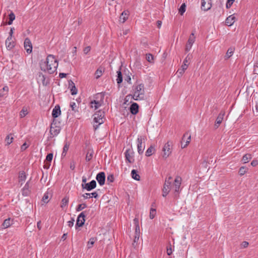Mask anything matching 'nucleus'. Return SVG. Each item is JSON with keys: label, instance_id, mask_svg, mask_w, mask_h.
Returning <instances> with one entry per match:
<instances>
[{"label": "nucleus", "instance_id": "a19ab883", "mask_svg": "<svg viewBox=\"0 0 258 258\" xmlns=\"http://www.w3.org/2000/svg\"><path fill=\"white\" fill-rule=\"evenodd\" d=\"M50 134L52 136H56L59 133V129H56V128H53L52 126H51L50 130Z\"/></svg>", "mask_w": 258, "mask_h": 258}, {"label": "nucleus", "instance_id": "2eb2a0df", "mask_svg": "<svg viewBox=\"0 0 258 258\" xmlns=\"http://www.w3.org/2000/svg\"><path fill=\"white\" fill-rule=\"evenodd\" d=\"M225 115V112L224 111H221L220 113L219 114L218 117L216 118L215 126L216 128L219 127V125L222 122L224 116Z\"/></svg>", "mask_w": 258, "mask_h": 258}, {"label": "nucleus", "instance_id": "864d4df0", "mask_svg": "<svg viewBox=\"0 0 258 258\" xmlns=\"http://www.w3.org/2000/svg\"><path fill=\"white\" fill-rule=\"evenodd\" d=\"M234 1H235V0H227L226 5V8L227 9L230 8L231 7V6L232 5V4Z\"/></svg>", "mask_w": 258, "mask_h": 258}, {"label": "nucleus", "instance_id": "f03ea898", "mask_svg": "<svg viewBox=\"0 0 258 258\" xmlns=\"http://www.w3.org/2000/svg\"><path fill=\"white\" fill-rule=\"evenodd\" d=\"M41 70L49 74H52L55 72L58 66L57 60L53 55H48L46 60L40 63Z\"/></svg>", "mask_w": 258, "mask_h": 258}, {"label": "nucleus", "instance_id": "0e129e2a", "mask_svg": "<svg viewBox=\"0 0 258 258\" xmlns=\"http://www.w3.org/2000/svg\"><path fill=\"white\" fill-rule=\"evenodd\" d=\"M140 234L138 233H135L134 242H137L139 239Z\"/></svg>", "mask_w": 258, "mask_h": 258}, {"label": "nucleus", "instance_id": "dca6fc26", "mask_svg": "<svg viewBox=\"0 0 258 258\" xmlns=\"http://www.w3.org/2000/svg\"><path fill=\"white\" fill-rule=\"evenodd\" d=\"M61 114L60 107L59 105H56L52 110V116L54 118L58 117Z\"/></svg>", "mask_w": 258, "mask_h": 258}, {"label": "nucleus", "instance_id": "39448f33", "mask_svg": "<svg viewBox=\"0 0 258 258\" xmlns=\"http://www.w3.org/2000/svg\"><path fill=\"white\" fill-rule=\"evenodd\" d=\"M172 143L170 142L166 143L162 149L163 158L166 159L172 153V148H171Z\"/></svg>", "mask_w": 258, "mask_h": 258}, {"label": "nucleus", "instance_id": "6e6d98bb", "mask_svg": "<svg viewBox=\"0 0 258 258\" xmlns=\"http://www.w3.org/2000/svg\"><path fill=\"white\" fill-rule=\"evenodd\" d=\"M48 195L47 193H45L44 196L42 198V201L45 203H47L48 202Z\"/></svg>", "mask_w": 258, "mask_h": 258}, {"label": "nucleus", "instance_id": "9d476101", "mask_svg": "<svg viewBox=\"0 0 258 258\" xmlns=\"http://www.w3.org/2000/svg\"><path fill=\"white\" fill-rule=\"evenodd\" d=\"M82 186L83 189H86L88 191H90L96 187V182L95 180H93L91 182L86 183L85 185L82 184Z\"/></svg>", "mask_w": 258, "mask_h": 258}, {"label": "nucleus", "instance_id": "6ab92c4d", "mask_svg": "<svg viewBox=\"0 0 258 258\" xmlns=\"http://www.w3.org/2000/svg\"><path fill=\"white\" fill-rule=\"evenodd\" d=\"M132 114L135 115L139 112V105L136 103H133L130 108Z\"/></svg>", "mask_w": 258, "mask_h": 258}, {"label": "nucleus", "instance_id": "49530a36", "mask_svg": "<svg viewBox=\"0 0 258 258\" xmlns=\"http://www.w3.org/2000/svg\"><path fill=\"white\" fill-rule=\"evenodd\" d=\"M87 207V205L86 204H80L78 206L77 208H76L77 211H81L82 210L84 209Z\"/></svg>", "mask_w": 258, "mask_h": 258}, {"label": "nucleus", "instance_id": "79ce46f5", "mask_svg": "<svg viewBox=\"0 0 258 258\" xmlns=\"http://www.w3.org/2000/svg\"><path fill=\"white\" fill-rule=\"evenodd\" d=\"M134 221L135 222L136 224V228H135V233H138L140 234V226L138 222V220L137 219H135Z\"/></svg>", "mask_w": 258, "mask_h": 258}, {"label": "nucleus", "instance_id": "5fc2aeb1", "mask_svg": "<svg viewBox=\"0 0 258 258\" xmlns=\"http://www.w3.org/2000/svg\"><path fill=\"white\" fill-rule=\"evenodd\" d=\"M125 105L126 102H124L122 108V111L123 112V113L124 114L127 115L128 114V112H127V110L126 109L127 107L125 106Z\"/></svg>", "mask_w": 258, "mask_h": 258}, {"label": "nucleus", "instance_id": "cd10ccee", "mask_svg": "<svg viewBox=\"0 0 258 258\" xmlns=\"http://www.w3.org/2000/svg\"><path fill=\"white\" fill-rule=\"evenodd\" d=\"M83 197L85 199H88L90 197H94L97 198L98 197V194L96 192L92 193H86L83 195Z\"/></svg>", "mask_w": 258, "mask_h": 258}, {"label": "nucleus", "instance_id": "c9c22d12", "mask_svg": "<svg viewBox=\"0 0 258 258\" xmlns=\"http://www.w3.org/2000/svg\"><path fill=\"white\" fill-rule=\"evenodd\" d=\"M117 79H116V82L118 84H120L122 82V76L121 72L120 70L117 71Z\"/></svg>", "mask_w": 258, "mask_h": 258}, {"label": "nucleus", "instance_id": "e2e57ef3", "mask_svg": "<svg viewBox=\"0 0 258 258\" xmlns=\"http://www.w3.org/2000/svg\"><path fill=\"white\" fill-rule=\"evenodd\" d=\"M172 253V250L171 247V245L169 247H167V253L168 255H170Z\"/></svg>", "mask_w": 258, "mask_h": 258}, {"label": "nucleus", "instance_id": "f8f14e48", "mask_svg": "<svg viewBox=\"0 0 258 258\" xmlns=\"http://www.w3.org/2000/svg\"><path fill=\"white\" fill-rule=\"evenodd\" d=\"M37 80L38 83L42 84L43 85L46 86L48 83L47 80H46L45 76L41 73H39L38 74Z\"/></svg>", "mask_w": 258, "mask_h": 258}, {"label": "nucleus", "instance_id": "f3484780", "mask_svg": "<svg viewBox=\"0 0 258 258\" xmlns=\"http://www.w3.org/2000/svg\"><path fill=\"white\" fill-rule=\"evenodd\" d=\"M133 152H132L130 149L126 150L124 154L126 160H127L129 163H133L134 161V159H133V156L132 155Z\"/></svg>", "mask_w": 258, "mask_h": 258}, {"label": "nucleus", "instance_id": "bf43d9fd", "mask_svg": "<svg viewBox=\"0 0 258 258\" xmlns=\"http://www.w3.org/2000/svg\"><path fill=\"white\" fill-rule=\"evenodd\" d=\"M75 220L74 218H72L71 220L68 222V225L70 227H72L74 225Z\"/></svg>", "mask_w": 258, "mask_h": 258}, {"label": "nucleus", "instance_id": "37998d69", "mask_svg": "<svg viewBox=\"0 0 258 258\" xmlns=\"http://www.w3.org/2000/svg\"><path fill=\"white\" fill-rule=\"evenodd\" d=\"M247 169L245 166H242L240 168L239 170V173L240 175H243L246 172Z\"/></svg>", "mask_w": 258, "mask_h": 258}, {"label": "nucleus", "instance_id": "4468645a", "mask_svg": "<svg viewBox=\"0 0 258 258\" xmlns=\"http://www.w3.org/2000/svg\"><path fill=\"white\" fill-rule=\"evenodd\" d=\"M24 45L27 52L28 53H31L32 52V46L31 42L29 38H26L25 39Z\"/></svg>", "mask_w": 258, "mask_h": 258}, {"label": "nucleus", "instance_id": "393cba45", "mask_svg": "<svg viewBox=\"0 0 258 258\" xmlns=\"http://www.w3.org/2000/svg\"><path fill=\"white\" fill-rule=\"evenodd\" d=\"M26 178L25 173L24 171H21L19 173V182L22 185L25 182Z\"/></svg>", "mask_w": 258, "mask_h": 258}, {"label": "nucleus", "instance_id": "c85d7f7f", "mask_svg": "<svg viewBox=\"0 0 258 258\" xmlns=\"http://www.w3.org/2000/svg\"><path fill=\"white\" fill-rule=\"evenodd\" d=\"M94 151L92 149H89L87 151L86 156V160L87 161H90L93 156Z\"/></svg>", "mask_w": 258, "mask_h": 258}, {"label": "nucleus", "instance_id": "3c124183", "mask_svg": "<svg viewBox=\"0 0 258 258\" xmlns=\"http://www.w3.org/2000/svg\"><path fill=\"white\" fill-rule=\"evenodd\" d=\"M191 58V55L188 54L183 60V64H189V61Z\"/></svg>", "mask_w": 258, "mask_h": 258}, {"label": "nucleus", "instance_id": "412c9836", "mask_svg": "<svg viewBox=\"0 0 258 258\" xmlns=\"http://www.w3.org/2000/svg\"><path fill=\"white\" fill-rule=\"evenodd\" d=\"M6 45L8 49H11L14 47V42L12 37H8L6 40Z\"/></svg>", "mask_w": 258, "mask_h": 258}, {"label": "nucleus", "instance_id": "7ed1b4c3", "mask_svg": "<svg viewBox=\"0 0 258 258\" xmlns=\"http://www.w3.org/2000/svg\"><path fill=\"white\" fill-rule=\"evenodd\" d=\"M104 112L100 110L96 112L93 115V127L95 130L98 127L99 125L102 124L104 122Z\"/></svg>", "mask_w": 258, "mask_h": 258}, {"label": "nucleus", "instance_id": "72a5a7b5", "mask_svg": "<svg viewBox=\"0 0 258 258\" xmlns=\"http://www.w3.org/2000/svg\"><path fill=\"white\" fill-rule=\"evenodd\" d=\"M70 144L68 142H66L63 148V151L61 154V156L64 157L66 154L67 152L69 150Z\"/></svg>", "mask_w": 258, "mask_h": 258}, {"label": "nucleus", "instance_id": "a878e982", "mask_svg": "<svg viewBox=\"0 0 258 258\" xmlns=\"http://www.w3.org/2000/svg\"><path fill=\"white\" fill-rule=\"evenodd\" d=\"M69 201V198L67 196H66L63 198L61 201L60 207L62 209H64V208L68 206V203Z\"/></svg>", "mask_w": 258, "mask_h": 258}, {"label": "nucleus", "instance_id": "58836bf2", "mask_svg": "<svg viewBox=\"0 0 258 258\" xmlns=\"http://www.w3.org/2000/svg\"><path fill=\"white\" fill-rule=\"evenodd\" d=\"M15 14L13 12H11L9 15V21L8 22V24L9 25H11L13 23V21L15 20Z\"/></svg>", "mask_w": 258, "mask_h": 258}, {"label": "nucleus", "instance_id": "a211bd4d", "mask_svg": "<svg viewBox=\"0 0 258 258\" xmlns=\"http://www.w3.org/2000/svg\"><path fill=\"white\" fill-rule=\"evenodd\" d=\"M195 37H191V36H190L188 38L187 43L186 45V47H185V51L186 52H188L190 50L193 43L195 42Z\"/></svg>", "mask_w": 258, "mask_h": 258}, {"label": "nucleus", "instance_id": "680f3d73", "mask_svg": "<svg viewBox=\"0 0 258 258\" xmlns=\"http://www.w3.org/2000/svg\"><path fill=\"white\" fill-rule=\"evenodd\" d=\"M28 146H29L27 144V143H25L22 145L21 149L22 151H24L28 147Z\"/></svg>", "mask_w": 258, "mask_h": 258}, {"label": "nucleus", "instance_id": "774afa93", "mask_svg": "<svg viewBox=\"0 0 258 258\" xmlns=\"http://www.w3.org/2000/svg\"><path fill=\"white\" fill-rule=\"evenodd\" d=\"M75 168V164L74 161L72 162L70 164V168L72 170H74Z\"/></svg>", "mask_w": 258, "mask_h": 258}, {"label": "nucleus", "instance_id": "0eeeda50", "mask_svg": "<svg viewBox=\"0 0 258 258\" xmlns=\"http://www.w3.org/2000/svg\"><path fill=\"white\" fill-rule=\"evenodd\" d=\"M191 140L190 135L186 132L185 133L182 137V141L181 142V148H185L190 143Z\"/></svg>", "mask_w": 258, "mask_h": 258}, {"label": "nucleus", "instance_id": "ddd939ff", "mask_svg": "<svg viewBox=\"0 0 258 258\" xmlns=\"http://www.w3.org/2000/svg\"><path fill=\"white\" fill-rule=\"evenodd\" d=\"M130 14L128 10L124 11L119 17V21L122 23H124L127 20Z\"/></svg>", "mask_w": 258, "mask_h": 258}, {"label": "nucleus", "instance_id": "8fccbe9b", "mask_svg": "<svg viewBox=\"0 0 258 258\" xmlns=\"http://www.w3.org/2000/svg\"><path fill=\"white\" fill-rule=\"evenodd\" d=\"M27 113V110L23 108L20 112V116L21 118H22L25 116Z\"/></svg>", "mask_w": 258, "mask_h": 258}, {"label": "nucleus", "instance_id": "052dcab7", "mask_svg": "<svg viewBox=\"0 0 258 258\" xmlns=\"http://www.w3.org/2000/svg\"><path fill=\"white\" fill-rule=\"evenodd\" d=\"M91 50L90 46H87L85 48H84L83 51L85 54H87Z\"/></svg>", "mask_w": 258, "mask_h": 258}, {"label": "nucleus", "instance_id": "b1692460", "mask_svg": "<svg viewBox=\"0 0 258 258\" xmlns=\"http://www.w3.org/2000/svg\"><path fill=\"white\" fill-rule=\"evenodd\" d=\"M13 224V220L11 218L6 219L3 224L2 227L3 228L6 229L9 227L11 225Z\"/></svg>", "mask_w": 258, "mask_h": 258}, {"label": "nucleus", "instance_id": "9b49d317", "mask_svg": "<svg viewBox=\"0 0 258 258\" xmlns=\"http://www.w3.org/2000/svg\"><path fill=\"white\" fill-rule=\"evenodd\" d=\"M96 180L100 185H103L105 183V174L104 172H101L98 173L96 177Z\"/></svg>", "mask_w": 258, "mask_h": 258}, {"label": "nucleus", "instance_id": "c756f323", "mask_svg": "<svg viewBox=\"0 0 258 258\" xmlns=\"http://www.w3.org/2000/svg\"><path fill=\"white\" fill-rule=\"evenodd\" d=\"M132 177L133 179L136 180H140V176L139 174H138L137 171L135 169H133L132 170L131 172Z\"/></svg>", "mask_w": 258, "mask_h": 258}, {"label": "nucleus", "instance_id": "4c0bfd02", "mask_svg": "<svg viewBox=\"0 0 258 258\" xmlns=\"http://www.w3.org/2000/svg\"><path fill=\"white\" fill-rule=\"evenodd\" d=\"M70 107H71L72 110L75 112L78 111V103L76 104L75 102H71L70 104Z\"/></svg>", "mask_w": 258, "mask_h": 258}, {"label": "nucleus", "instance_id": "ea45409f", "mask_svg": "<svg viewBox=\"0 0 258 258\" xmlns=\"http://www.w3.org/2000/svg\"><path fill=\"white\" fill-rule=\"evenodd\" d=\"M96 240V238L92 237L91 238L89 241L88 242L87 246L88 248H90L92 247L93 245L94 244Z\"/></svg>", "mask_w": 258, "mask_h": 258}, {"label": "nucleus", "instance_id": "5701e85b", "mask_svg": "<svg viewBox=\"0 0 258 258\" xmlns=\"http://www.w3.org/2000/svg\"><path fill=\"white\" fill-rule=\"evenodd\" d=\"M235 17L233 15H230L227 18L225 21L226 24L227 26H231L235 22Z\"/></svg>", "mask_w": 258, "mask_h": 258}, {"label": "nucleus", "instance_id": "13d9d810", "mask_svg": "<svg viewBox=\"0 0 258 258\" xmlns=\"http://www.w3.org/2000/svg\"><path fill=\"white\" fill-rule=\"evenodd\" d=\"M114 181V176L112 174H110L107 176V182H112Z\"/></svg>", "mask_w": 258, "mask_h": 258}, {"label": "nucleus", "instance_id": "c03bdc74", "mask_svg": "<svg viewBox=\"0 0 258 258\" xmlns=\"http://www.w3.org/2000/svg\"><path fill=\"white\" fill-rule=\"evenodd\" d=\"M186 5L185 4H182L179 9V13L182 15L185 11Z\"/></svg>", "mask_w": 258, "mask_h": 258}, {"label": "nucleus", "instance_id": "4d7b16f0", "mask_svg": "<svg viewBox=\"0 0 258 258\" xmlns=\"http://www.w3.org/2000/svg\"><path fill=\"white\" fill-rule=\"evenodd\" d=\"M71 94L72 95H76L77 93V89L75 87V86H72V89H71Z\"/></svg>", "mask_w": 258, "mask_h": 258}, {"label": "nucleus", "instance_id": "2f4dec72", "mask_svg": "<svg viewBox=\"0 0 258 258\" xmlns=\"http://www.w3.org/2000/svg\"><path fill=\"white\" fill-rule=\"evenodd\" d=\"M252 158V156L250 154H245L242 158V161L243 163H246L249 162V161Z\"/></svg>", "mask_w": 258, "mask_h": 258}, {"label": "nucleus", "instance_id": "7c9ffc66", "mask_svg": "<svg viewBox=\"0 0 258 258\" xmlns=\"http://www.w3.org/2000/svg\"><path fill=\"white\" fill-rule=\"evenodd\" d=\"M29 183H28V182H27L25 184L24 188L22 189V194L24 196H27L29 195Z\"/></svg>", "mask_w": 258, "mask_h": 258}, {"label": "nucleus", "instance_id": "bb28decb", "mask_svg": "<svg viewBox=\"0 0 258 258\" xmlns=\"http://www.w3.org/2000/svg\"><path fill=\"white\" fill-rule=\"evenodd\" d=\"M234 50L235 48L234 47H231L228 48L225 56L226 59L229 58L233 54Z\"/></svg>", "mask_w": 258, "mask_h": 258}, {"label": "nucleus", "instance_id": "6e6552de", "mask_svg": "<svg viewBox=\"0 0 258 258\" xmlns=\"http://www.w3.org/2000/svg\"><path fill=\"white\" fill-rule=\"evenodd\" d=\"M85 212H82L78 216L76 227H77V226L81 227L84 224V223L85 221Z\"/></svg>", "mask_w": 258, "mask_h": 258}, {"label": "nucleus", "instance_id": "20e7f679", "mask_svg": "<svg viewBox=\"0 0 258 258\" xmlns=\"http://www.w3.org/2000/svg\"><path fill=\"white\" fill-rule=\"evenodd\" d=\"M146 140V137L143 136H138L137 143L138 152L139 154H142L145 149V146H142V143H145Z\"/></svg>", "mask_w": 258, "mask_h": 258}, {"label": "nucleus", "instance_id": "423d86ee", "mask_svg": "<svg viewBox=\"0 0 258 258\" xmlns=\"http://www.w3.org/2000/svg\"><path fill=\"white\" fill-rule=\"evenodd\" d=\"M144 87L143 84H141L135 87L134 93L133 95L129 94L126 96V97H139L140 95L144 94Z\"/></svg>", "mask_w": 258, "mask_h": 258}, {"label": "nucleus", "instance_id": "603ef678", "mask_svg": "<svg viewBox=\"0 0 258 258\" xmlns=\"http://www.w3.org/2000/svg\"><path fill=\"white\" fill-rule=\"evenodd\" d=\"M53 154L49 153L48 154L46 157V161L48 162H50L53 158Z\"/></svg>", "mask_w": 258, "mask_h": 258}, {"label": "nucleus", "instance_id": "aec40b11", "mask_svg": "<svg viewBox=\"0 0 258 258\" xmlns=\"http://www.w3.org/2000/svg\"><path fill=\"white\" fill-rule=\"evenodd\" d=\"M102 103L103 101L101 100L91 101L90 102L91 107L94 108V109H97L101 106Z\"/></svg>", "mask_w": 258, "mask_h": 258}, {"label": "nucleus", "instance_id": "09e8293b", "mask_svg": "<svg viewBox=\"0 0 258 258\" xmlns=\"http://www.w3.org/2000/svg\"><path fill=\"white\" fill-rule=\"evenodd\" d=\"M146 59L150 63H153L154 57L151 54L146 55Z\"/></svg>", "mask_w": 258, "mask_h": 258}, {"label": "nucleus", "instance_id": "1a4fd4ad", "mask_svg": "<svg viewBox=\"0 0 258 258\" xmlns=\"http://www.w3.org/2000/svg\"><path fill=\"white\" fill-rule=\"evenodd\" d=\"M212 7L211 0H202L201 9L205 11H208Z\"/></svg>", "mask_w": 258, "mask_h": 258}, {"label": "nucleus", "instance_id": "a18cd8bd", "mask_svg": "<svg viewBox=\"0 0 258 258\" xmlns=\"http://www.w3.org/2000/svg\"><path fill=\"white\" fill-rule=\"evenodd\" d=\"M13 141V137L11 136V135H9L6 138V142L8 145H10Z\"/></svg>", "mask_w": 258, "mask_h": 258}, {"label": "nucleus", "instance_id": "e433bc0d", "mask_svg": "<svg viewBox=\"0 0 258 258\" xmlns=\"http://www.w3.org/2000/svg\"><path fill=\"white\" fill-rule=\"evenodd\" d=\"M103 69L102 68H98L95 72L96 78L98 79L102 75Z\"/></svg>", "mask_w": 258, "mask_h": 258}, {"label": "nucleus", "instance_id": "f257e3e1", "mask_svg": "<svg viewBox=\"0 0 258 258\" xmlns=\"http://www.w3.org/2000/svg\"><path fill=\"white\" fill-rule=\"evenodd\" d=\"M171 180L172 177L171 176H169L167 179H165L162 189V196L164 197H166L169 194L170 189L173 188L174 197L177 198L178 197V194L180 191V187L182 180L181 178L179 176H176L173 184H172Z\"/></svg>", "mask_w": 258, "mask_h": 258}, {"label": "nucleus", "instance_id": "de8ad7c7", "mask_svg": "<svg viewBox=\"0 0 258 258\" xmlns=\"http://www.w3.org/2000/svg\"><path fill=\"white\" fill-rule=\"evenodd\" d=\"M156 214V210L155 209L151 208L150 209V219H153L155 217Z\"/></svg>", "mask_w": 258, "mask_h": 258}, {"label": "nucleus", "instance_id": "473e14b6", "mask_svg": "<svg viewBox=\"0 0 258 258\" xmlns=\"http://www.w3.org/2000/svg\"><path fill=\"white\" fill-rule=\"evenodd\" d=\"M155 148L153 146H151L146 152V156L149 157L151 156L155 152Z\"/></svg>", "mask_w": 258, "mask_h": 258}, {"label": "nucleus", "instance_id": "69168bd1", "mask_svg": "<svg viewBox=\"0 0 258 258\" xmlns=\"http://www.w3.org/2000/svg\"><path fill=\"white\" fill-rule=\"evenodd\" d=\"M258 164V161L257 160H253L251 162V166L254 167L256 166Z\"/></svg>", "mask_w": 258, "mask_h": 258}, {"label": "nucleus", "instance_id": "4be33fe9", "mask_svg": "<svg viewBox=\"0 0 258 258\" xmlns=\"http://www.w3.org/2000/svg\"><path fill=\"white\" fill-rule=\"evenodd\" d=\"M187 68L188 64H182L181 68L179 69L176 72L178 77H179L181 76Z\"/></svg>", "mask_w": 258, "mask_h": 258}, {"label": "nucleus", "instance_id": "f704fd0d", "mask_svg": "<svg viewBox=\"0 0 258 258\" xmlns=\"http://www.w3.org/2000/svg\"><path fill=\"white\" fill-rule=\"evenodd\" d=\"M9 88L7 86H5L3 88L2 90H0V97H3L7 94Z\"/></svg>", "mask_w": 258, "mask_h": 258}, {"label": "nucleus", "instance_id": "338daca9", "mask_svg": "<svg viewBox=\"0 0 258 258\" xmlns=\"http://www.w3.org/2000/svg\"><path fill=\"white\" fill-rule=\"evenodd\" d=\"M125 81H126L127 83H128V84H132V82H131V76L129 75V76H127L126 77V78H125Z\"/></svg>", "mask_w": 258, "mask_h": 258}]
</instances>
